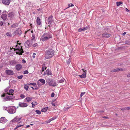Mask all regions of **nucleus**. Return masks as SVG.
Wrapping results in <instances>:
<instances>
[{"mask_svg":"<svg viewBox=\"0 0 130 130\" xmlns=\"http://www.w3.org/2000/svg\"><path fill=\"white\" fill-rule=\"evenodd\" d=\"M52 35L51 32H46L43 34L40 40L43 41H46L52 38Z\"/></svg>","mask_w":130,"mask_h":130,"instance_id":"obj_1","label":"nucleus"},{"mask_svg":"<svg viewBox=\"0 0 130 130\" xmlns=\"http://www.w3.org/2000/svg\"><path fill=\"white\" fill-rule=\"evenodd\" d=\"M54 51L52 50H49L46 51L45 53V58L49 59L52 58L54 55Z\"/></svg>","mask_w":130,"mask_h":130,"instance_id":"obj_2","label":"nucleus"},{"mask_svg":"<svg viewBox=\"0 0 130 130\" xmlns=\"http://www.w3.org/2000/svg\"><path fill=\"white\" fill-rule=\"evenodd\" d=\"M22 46H19L17 44L16 46L14 47V48H13L14 50L15 51L17 54L19 55H22V53H23L24 51L22 48Z\"/></svg>","mask_w":130,"mask_h":130,"instance_id":"obj_3","label":"nucleus"},{"mask_svg":"<svg viewBox=\"0 0 130 130\" xmlns=\"http://www.w3.org/2000/svg\"><path fill=\"white\" fill-rule=\"evenodd\" d=\"M46 82L48 83L49 86H50L54 87L57 85V81H53L52 79H47Z\"/></svg>","mask_w":130,"mask_h":130,"instance_id":"obj_4","label":"nucleus"},{"mask_svg":"<svg viewBox=\"0 0 130 130\" xmlns=\"http://www.w3.org/2000/svg\"><path fill=\"white\" fill-rule=\"evenodd\" d=\"M21 119V118L20 117L18 116H17L11 120V122H18V123H20L21 122L20 121V122H19V121Z\"/></svg>","mask_w":130,"mask_h":130,"instance_id":"obj_5","label":"nucleus"},{"mask_svg":"<svg viewBox=\"0 0 130 130\" xmlns=\"http://www.w3.org/2000/svg\"><path fill=\"white\" fill-rule=\"evenodd\" d=\"M16 111L15 108L13 107H9L8 112L10 113L13 114L15 113Z\"/></svg>","mask_w":130,"mask_h":130,"instance_id":"obj_6","label":"nucleus"},{"mask_svg":"<svg viewBox=\"0 0 130 130\" xmlns=\"http://www.w3.org/2000/svg\"><path fill=\"white\" fill-rule=\"evenodd\" d=\"M45 81L44 79H40L37 82V85L39 86H40L45 84Z\"/></svg>","mask_w":130,"mask_h":130,"instance_id":"obj_7","label":"nucleus"},{"mask_svg":"<svg viewBox=\"0 0 130 130\" xmlns=\"http://www.w3.org/2000/svg\"><path fill=\"white\" fill-rule=\"evenodd\" d=\"M57 83L58 84L59 83H62L63 84L62 86L65 85L66 84V82L65 81V79L64 78L61 79L59 80H57Z\"/></svg>","mask_w":130,"mask_h":130,"instance_id":"obj_8","label":"nucleus"},{"mask_svg":"<svg viewBox=\"0 0 130 130\" xmlns=\"http://www.w3.org/2000/svg\"><path fill=\"white\" fill-rule=\"evenodd\" d=\"M22 33V31L20 29H18L17 30L15 31L13 33L14 35H16L20 36Z\"/></svg>","mask_w":130,"mask_h":130,"instance_id":"obj_9","label":"nucleus"},{"mask_svg":"<svg viewBox=\"0 0 130 130\" xmlns=\"http://www.w3.org/2000/svg\"><path fill=\"white\" fill-rule=\"evenodd\" d=\"M14 96L12 95H9L8 96H7L4 99L5 101H7L10 100L11 99L14 98Z\"/></svg>","mask_w":130,"mask_h":130,"instance_id":"obj_10","label":"nucleus"},{"mask_svg":"<svg viewBox=\"0 0 130 130\" xmlns=\"http://www.w3.org/2000/svg\"><path fill=\"white\" fill-rule=\"evenodd\" d=\"M19 105L20 107H27L28 105L26 103L19 102Z\"/></svg>","mask_w":130,"mask_h":130,"instance_id":"obj_11","label":"nucleus"},{"mask_svg":"<svg viewBox=\"0 0 130 130\" xmlns=\"http://www.w3.org/2000/svg\"><path fill=\"white\" fill-rule=\"evenodd\" d=\"M53 17L51 16L48 19V23L49 25H51L52 23L53 22V20L52 19Z\"/></svg>","mask_w":130,"mask_h":130,"instance_id":"obj_12","label":"nucleus"},{"mask_svg":"<svg viewBox=\"0 0 130 130\" xmlns=\"http://www.w3.org/2000/svg\"><path fill=\"white\" fill-rule=\"evenodd\" d=\"M82 70L83 71V73L82 75H79V76L80 78H84L86 77V70L85 71L83 69H82Z\"/></svg>","mask_w":130,"mask_h":130,"instance_id":"obj_13","label":"nucleus"},{"mask_svg":"<svg viewBox=\"0 0 130 130\" xmlns=\"http://www.w3.org/2000/svg\"><path fill=\"white\" fill-rule=\"evenodd\" d=\"M10 2V0H2V2L6 5H9Z\"/></svg>","mask_w":130,"mask_h":130,"instance_id":"obj_14","label":"nucleus"},{"mask_svg":"<svg viewBox=\"0 0 130 130\" xmlns=\"http://www.w3.org/2000/svg\"><path fill=\"white\" fill-rule=\"evenodd\" d=\"M7 121L4 117H2L0 119V122L1 123H4L7 122Z\"/></svg>","mask_w":130,"mask_h":130,"instance_id":"obj_15","label":"nucleus"},{"mask_svg":"<svg viewBox=\"0 0 130 130\" xmlns=\"http://www.w3.org/2000/svg\"><path fill=\"white\" fill-rule=\"evenodd\" d=\"M6 73L7 74L9 75H12L14 74L13 71L11 70H6Z\"/></svg>","mask_w":130,"mask_h":130,"instance_id":"obj_16","label":"nucleus"},{"mask_svg":"<svg viewBox=\"0 0 130 130\" xmlns=\"http://www.w3.org/2000/svg\"><path fill=\"white\" fill-rule=\"evenodd\" d=\"M22 68V66L20 64H17L15 66L16 69L18 71L20 70Z\"/></svg>","mask_w":130,"mask_h":130,"instance_id":"obj_17","label":"nucleus"},{"mask_svg":"<svg viewBox=\"0 0 130 130\" xmlns=\"http://www.w3.org/2000/svg\"><path fill=\"white\" fill-rule=\"evenodd\" d=\"M14 16V13L13 12L9 13L8 14V17L10 19L13 18Z\"/></svg>","mask_w":130,"mask_h":130,"instance_id":"obj_18","label":"nucleus"},{"mask_svg":"<svg viewBox=\"0 0 130 130\" xmlns=\"http://www.w3.org/2000/svg\"><path fill=\"white\" fill-rule=\"evenodd\" d=\"M110 36V34H108L107 33H105L102 34V37H103L108 38Z\"/></svg>","mask_w":130,"mask_h":130,"instance_id":"obj_19","label":"nucleus"},{"mask_svg":"<svg viewBox=\"0 0 130 130\" xmlns=\"http://www.w3.org/2000/svg\"><path fill=\"white\" fill-rule=\"evenodd\" d=\"M123 70V69L122 68H119L114 69L112 70L111 72H115L119 71H122Z\"/></svg>","mask_w":130,"mask_h":130,"instance_id":"obj_20","label":"nucleus"},{"mask_svg":"<svg viewBox=\"0 0 130 130\" xmlns=\"http://www.w3.org/2000/svg\"><path fill=\"white\" fill-rule=\"evenodd\" d=\"M45 75L48 74L50 75H52V74L51 72V71L49 69H47L44 72Z\"/></svg>","mask_w":130,"mask_h":130,"instance_id":"obj_21","label":"nucleus"},{"mask_svg":"<svg viewBox=\"0 0 130 130\" xmlns=\"http://www.w3.org/2000/svg\"><path fill=\"white\" fill-rule=\"evenodd\" d=\"M17 63L16 61L15 60H11L10 61L9 64L11 65H14Z\"/></svg>","mask_w":130,"mask_h":130,"instance_id":"obj_22","label":"nucleus"},{"mask_svg":"<svg viewBox=\"0 0 130 130\" xmlns=\"http://www.w3.org/2000/svg\"><path fill=\"white\" fill-rule=\"evenodd\" d=\"M30 43L28 41H27L25 43V45L26 47H28L30 46Z\"/></svg>","mask_w":130,"mask_h":130,"instance_id":"obj_23","label":"nucleus"},{"mask_svg":"<svg viewBox=\"0 0 130 130\" xmlns=\"http://www.w3.org/2000/svg\"><path fill=\"white\" fill-rule=\"evenodd\" d=\"M14 92V90L13 89H11L7 93V94L9 95H13V94H12Z\"/></svg>","mask_w":130,"mask_h":130,"instance_id":"obj_24","label":"nucleus"},{"mask_svg":"<svg viewBox=\"0 0 130 130\" xmlns=\"http://www.w3.org/2000/svg\"><path fill=\"white\" fill-rule=\"evenodd\" d=\"M36 22L37 24L38 25H40L41 24V22L40 21V20L39 17H38L37 18L36 20Z\"/></svg>","mask_w":130,"mask_h":130,"instance_id":"obj_25","label":"nucleus"},{"mask_svg":"<svg viewBox=\"0 0 130 130\" xmlns=\"http://www.w3.org/2000/svg\"><path fill=\"white\" fill-rule=\"evenodd\" d=\"M1 17L3 20H6L7 18V15L6 14H3L1 15Z\"/></svg>","mask_w":130,"mask_h":130,"instance_id":"obj_26","label":"nucleus"},{"mask_svg":"<svg viewBox=\"0 0 130 130\" xmlns=\"http://www.w3.org/2000/svg\"><path fill=\"white\" fill-rule=\"evenodd\" d=\"M6 35L9 37H11L12 36V34L11 32H7L6 34Z\"/></svg>","mask_w":130,"mask_h":130,"instance_id":"obj_27","label":"nucleus"},{"mask_svg":"<svg viewBox=\"0 0 130 130\" xmlns=\"http://www.w3.org/2000/svg\"><path fill=\"white\" fill-rule=\"evenodd\" d=\"M31 104L32 105V107L34 108L35 106L37 104V103L36 101H35L32 102L31 103Z\"/></svg>","mask_w":130,"mask_h":130,"instance_id":"obj_28","label":"nucleus"},{"mask_svg":"<svg viewBox=\"0 0 130 130\" xmlns=\"http://www.w3.org/2000/svg\"><path fill=\"white\" fill-rule=\"evenodd\" d=\"M27 101L29 102L32 99V98L31 97H28L26 98L25 99Z\"/></svg>","mask_w":130,"mask_h":130,"instance_id":"obj_29","label":"nucleus"},{"mask_svg":"<svg viewBox=\"0 0 130 130\" xmlns=\"http://www.w3.org/2000/svg\"><path fill=\"white\" fill-rule=\"evenodd\" d=\"M48 108V107H46L43 109H42L41 110V111L43 112H45L46 111Z\"/></svg>","mask_w":130,"mask_h":130,"instance_id":"obj_30","label":"nucleus"},{"mask_svg":"<svg viewBox=\"0 0 130 130\" xmlns=\"http://www.w3.org/2000/svg\"><path fill=\"white\" fill-rule=\"evenodd\" d=\"M9 107H6V106H4L3 107V109L4 110H7L8 111Z\"/></svg>","mask_w":130,"mask_h":130,"instance_id":"obj_31","label":"nucleus"},{"mask_svg":"<svg viewBox=\"0 0 130 130\" xmlns=\"http://www.w3.org/2000/svg\"><path fill=\"white\" fill-rule=\"evenodd\" d=\"M23 125H21V124H19L18 125H17L16 127L14 129H16L18 128L19 127H20L21 126H22Z\"/></svg>","mask_w":130,"mask_h":130,"instance_id":"obj_32","label":"nucleus"},{"mask_svg":"<svg viewBox=\"0 0 130 130\" xmlns=\"http://www.w3.org/2000/svg\"><path fill=\"white\" fill-rule=\"evenodd\" d=\"M18 25L17 24H14L12 25L11 26V27L12 28H15Z\"/></svg>","mask_w":130,"mask_h":130,"instance_id":"obj_33","label":"nucleus"},{"mask_svg":"<svg viewBox=\"0 0 130 130\" xmlns=\"http://www.w3.org/2000/svg\"><path fill=\"white\" fill-rule=\"evenodd\" d=\"M29 87L26 85H24V88L27 91Z\"/></svg>","mask_w":130,"mask_h":130,"instance_id":"obj_34","label":"nucleus"},{"mask_svg":"<svg viewBox=\"0 0 130 130\" xmlns=\"http://www.w3.org/2000/svg\"><path fill=\"white\" fill-rule=\"evenodd\" d=\"M32 40L33 41V40H35V36L34 34H32Z\"/></svg>","mask_w":130,"mask_h":130,"instance_id":"obj_35","label":"nucleus"},{"mask_svg":"<svg viewBox=\"0 0 130 130\" xmlns=\"http://www.w3.org/2000/svg\"><path fill=\"white\" fill-rule=\"evenodd\" d=\"M117 5V6H119L121 4H122V2H117L116 3Z\"/></svg>","mask_w":130,"mask_h":130,"instance_id":"obj_36","label":"nucleus"},{"mask_svg":"<svg viewBox=\"0 0 130 130\" xmlns=\"http://www.w3.org/2000/svg\"><path fill=\"white\" fill-rule=\"evenodd\" d=\"M36 112L38 114H40L41 112L40 111L38 110H36Z\"/></svg>","mask_w":130,"mask_h":130,"instance_id":"obj_37","label":"nucleus"},{"mask_svg":"<svg viewBox=\"0 0 130 130\" xmlns=\"http://www.w3.org/2000/svg\"><path fill=\"white\" fill-rule=\"evenodd\" d=\"M35 87L36 88H34L33 87H32L31 86L30 87L33 90H37L38 88H37V87L35 86Z\"/></svg>","mask_w":130,"mask_h":130,"instance_id":"obj_38","label":"nucleus"},{"mask_svg":"<svg viewBox=\"0 0 130 130\" xmlns=\"http://www.w3.org/2000/svg\"><path fill=\"white\" fill-rule=\"evenodd\" d=\"M32 85L34 86H35L36 85V83H30L28 84V85Z\"/></svg>","mask_w":130,"mask_h":130,"instance_id":"obj_39","label":"nucleus"},{"mask_svg":"<svg viewBox=\"0 0 130 130\" xmlns=\"http://www.w3.org/2000/svg\"><path fill=\"white\" fill-rule=\"evenodd\" d=\"M23 76L22 75H21L20 76H17V78L20 79H21L22 78Z\"/></svg>","mask_w":130,"mask_h":130,"instance_id":"obj_40","label":"nucleus"},{"mask_svg":"<svg viewBox=\"0 0 130 130\" xmlns=\"http://www.w3.org/2000/svg\"><path fill=\"white\" fill-rule=\"evenodd\" d=\"M20 97L22 98H25V96L23 94H21L20 95Z\"/></svg>","mask_w":130,"mask_h":130,"instance_id":"obj_41","label":"nucleus"},{"mask_svg":"<svg viewBox=\"0 0 130 130\" xmlns=\"http://www.w3.org/2000/svg\"><path fill=\"white\" fill-rule=\"evenodd\" d=\"M28 73V72L27 70H26L24 72V74H27Z\"/></svg>","mask_w":130,"mask_h":130,"instance_id":"obj_42","label":"nucleus"},{"mask_svg":"<svg viewBox=\"0 0 130 130\" xmlns=\"http://www.w3.org/2000/svg\"><path fill=\"white\" fill-rule=\"evenodd\" d=\"M85 93V92H82L80 94V97H82V96H83V95H84Z\"/></svg>","mask_w":130,"mask_h":130,"instance_id":"obj_43","label":"nucleus"},{"mask_svg":"<svg viewBox=\"0 0 130 130\" xmlns=\"http://www.w3.org/2000/svg\"><path fill=\"white\" fill-rule=\"evenodd\" d=\"M4 24V23L3 22L1 21H0V26H2Z\"/></svg>","mask_w":130,"mask_h":130,"instance_id":"obj_44","label":"nucleus"},{"mask_svg":"<svg viewBox=\"0 0 130 130\" xmlns=\"http://www.w3.org/2000/svg\"><path fill=\"white\" fill-rule=\"evenodd\" d=\"M83 31V29L81 28H80L78 29V31L79 32H81Z\"/></svg>","mask_w":130,"mask_h":130,"instance_id":"obj_45","label":"nucleus"},{"mask_svg":"<svg viewBox=\"0 0 130 130\" xmlns=\"http://www.w3.org/2000/svg\"><path fill=\"white\" fill-rule=\"evenodd\" d=\"M55 118H52L51 119H49V120H50V122H51V121H52L53 120L55 119Z\"/></svg>","mask_w":130,"mask_h":130,"instance_id":"obj_46","label":"nucleus"},{"mask_svg":"<svg viewBox=\"0 0 130 130\" xmlns=\"http://www.w3.org/2000/svg\"><path fill=\"white\" fill-rule=\"evenodd\" d=\"M121 109L122 110H126L125 107L122 108H121Z\"/></svg>","mask_w":130,"mask_h":130,"instance_id":"obj_47","label":"nucleus"},{"mask_svg":"<svg viewBox=\"0 0 130 130\" xmlns=\"http://www.w3.org/2000/svg\"><path fill=\"white\" fill-rule=\"evenodd\" d=\"M54 96V93H52L51 95V96L52 97H53Z\"/></svg>","mask_w":130,"mask_h":130,"instance_id":"obj_48","label":"nucleus"},{"mask_svg":"<svg viewBox=\"0 0 130 130\" xmlns=\"http://www.w3.org/2000/svg\"><path fill=\"white\" fill-rule=\"evenodd\" d=\"M126 110H128L130 109V107H125Z\"/></svg>","mask_w":130,"mask_h":130,"instance_id":"obj_49","label":"nucleus"},{"mask_svg":"<svg viewBox=\"0 0 130 130\" xmlns=\"http://www.w3.org/2000/svg\"><path fill=\"white\" fill-rule=\"evenodd\" d=\"M50 120H49V119L47 121H46L45 122H46L47 123H50Z\"/></svg>","mask_w":130,"mask_h":130,"instance_id":"obj_50","label":"nucleus"},{"mask_svg":"<svg viewBox=\"0 0 130 130\" xmlns=\"http://www.w3.org/2000/svg\"><path fill=\"white\" fill-rule=\"evenodd\" d=\"M82 29H83V31H84V30H86L87 29V28H85V27H84V28H82Z\"/></svg>","mask_w":130,"mask_h":130,"instance_id":"obj_51","label":"nucleus"},{"mask_svg":"<svg viewBox=\"0 0 130 130\" xmlns=\"http://www.w3.org/2000/svg\"><path fill=\"white\" fill-rule=\"evenodd\" d=\"M22 62L23 63H25L26 62L25 60L24 59H23L22 60Z\"/></svg>","mask_w":130,"mask_h":130,"instance_id":"obj_52","label":"nucleus"},{"mask_svg":"<svg viewBox=\"0 0 130 130\" xmlns=\"http://www.w3.org/2000/svg\"><path fill=\"white\" fill-rule=\"evenodd\" d=\"M52 105L54 106H55V104L53 103H52Z\"/></svg>","mask_w":130,"mask_h":130,"instance_id":"obj_53","label":"nucleus"},{"mask_svg":"<svg viewBox=\"0 0 130 130\" xmlns=\"http://www.w3.org/2000/svg\"><path fill=\"white\" fill-rule=\"evenodd\" d=\"M42 71H44V69H46V68H45L44 69V68L43 67L42 68Z\"/></svg>","mask_w":130,"mask_h":130,"instance_id":"obj_54","label":"nucleus"},{"mask_svg":"<svg viewBox=\"0 0 130 130\" xmlns=\"http://www.w3.org/2000/svg\"><path fill=\"white\" fill-rule=\"evenodd\" d=\"M128 44H130V39H129L128 41Z\"/></svg>","mask_w":130,"mask_h":130,"instance_id":"obj_55","label":"nucleus"},{"mask_svg":"<svg viewBox=\"0 0 130 130\" xmlns=\"http://www.w3.org/2000/svg\"><path fill=\"white\" fill-rule=\"evenodd\" d=\"M128 77H130V73L128 74L127 76Z\"/></svg>","mask_w":130,"mask_h":130,"instance_id":"obj_56","label":"nucleus"},{"mask_svg":"<svg viewBox=\"0 0 130 130\" xmlns=\"http://www.w3.org/2000/svg\"><path fill=\"white\" fill-rule=\"evenodd\" d=\"M68 7L67 8H66V9H67V8H69L71 6L69 4H68Z\"/></svg>","mask_w":130,"mask_h":130,"instance_id":"obj_57","label":"nucleus"},{"mask_svg":"<svg viewBox=\"0 0 130 130\" xmlns=\"http://www.w3.org/2000/svg\"><path fill=\"white\" fill-rule=\"evenodd\" d=\"M8 89H5V91L6 92H7L8 91Z\"/></svg>","mask_w":130,"mask_h":130,"instance_id":"obj_58","label":"nucleus"},{"mask_svg":"<svg viewBox=\"0 0 130 130\" xmlns=\"http://www.w3.org/2000/svg\"><path fill=\"white\" fill-rule=\"evenodd\" d=\"M125 10H126V11H127V12H128L129 11V10L127 8H126L125 9Z\"/></svg>","mask_w":130,"mask_h":130,"instance_id":"obj_59","label":"nucleus"},{"mask_svg":"<svg viewBox=\"0 0 130 130\" xmlns=\"http://www.w3.org/2000/svg\"><path fill=\"white\" fill-rule=\"evenodd\" d=\"M70 4H71V5H70L72 7V6H74V5H73V4H72V3H71Z\"/></svg>","mask_w":130,"mask_h":130,"instance_id":"obj_60","label":"nucleus"},{"mask_svg":"<svg viewBox=\"0 0 130 130\" xmlns=\"http://www.w3.org/2000/svg\"><path fill=\"white\" fill-rule=\"evenodd\" d=\"M126 34V32H124V33H123V35H125V34Z\"/></svg>","mask_w":130,"mask_h":130,"instance_id":"obj_61","label":"nucleus"},{"mask_svg":"<svg viewBox=\"0 0 130 130\" xmlns=\"http://www.w3.org/2000/svg\"><path fill=\"white\" fill-rule=\"evenodd\" d=\"M5 96V95L4 94L3 95H1L2 97H4Z\"/></svg>","mask_w":130,"mask_h":130,"instance_id":"obj_62","label":"nucleus"},{"mask_svg":"<svg viewBox=\"0 0 130 130\" xmlns=\"http://www.w3.org/2000/svg\"><path fill=\"white\" fill-rule=\"evenodd\" d=\"M29 126H30V125H27L26 126V127H29Z\"/></svg>","mask_w":130,"mask_h":130,"instance_id":"obj_63","label":"nucleus"},{"mask_svg":"<svg viewBox=\"0 0 130 130\" xmlns=\"http://www.w3.org/2000/svg\"><path fill=\"white\" fill-rule=\"evenodd\" d=\"M104 118H106V119H108V117H103Z\"/></svg>","mask_w":130,"mask_h":130,"instance_id":"obj_64","label":"nucleus"}]
</instances>
